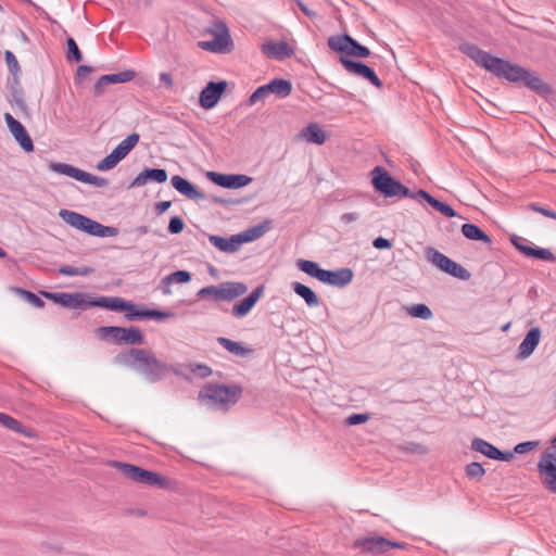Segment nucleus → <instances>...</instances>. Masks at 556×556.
<instances>
[{
    "label": "nucleus",
    "instance_id": "37",
    "mask_svg": "<svg viewBox=\"0 0 556 556\" xmlns=\"http://www.w3.org/2000/svg\"><path fill=\"white\" fill-rule=\"evenodd\" d=\"M140 136L137 132L128 135L122 142H119L113 151L117 153L121 159H125L128 153L138 144Z\"/></svg>",
    "mask_w": 556,
    "mask_h": 556
},
{
    "label": "nucleus",
    "instance_id": "56",
    "mask_svg": "<svg viewBox=\"0 0 556 556\" xmlns=\"http://www.w3.org/2000/svg\"><path fill=\"white\" fill-rule=\"evenodd\" d=\"M368 419V414H352L346 418V424L350 426H356L366 422Z\"/></svg>",
    "mask_w": 556,
    "mask_h": 556
},
{
    "label": "nucleus",
    "instance_id": "12",
    "mask_svg": "<svg viewBox=\"0 0 556 556\" xmlns=\"http://www.w3.org/2000/svg\"><path fill=\"white\" fill-rule=\"evenodd\" d=\"M371 185L374 189L386 198L396 197L400 180L395 179L382 166H376L371 172Z\"/></svg>",
    "mask_w": 556,
    "mask_h": 556
},
{
    "label": "nucleus",
    "instance_id": "9",
    "mask_svg": "<svg viewBox=\"0 0 556 556\" xmlns=\"http://www.w3.org/2000/svg\"><path fill=\"white\" fill-rule=\"evenodd\" d=\"M426 258L428 262L437 266L440 270L451 275L452 277L460 280H468L471 277L469 270L463 267L460 264L451 260L443 253L439 252L434 248L428 247L425 250Z\"/></svg>",
    "mask_w": 556,
    "mask_h": 556
},
{
    "label": "nucleus",
    "instance_id": "35",
    "mask_svg": "<svg viewBox=\"0 0 556 556\" xmlns=\"http://www.w3.org/2000/svg\"><path fill=\"white\" fill-rule=\"evenodd\" d=\"M291 288L296 295L302 298L308 307H316L320 301L317 294L307 286L294 281L291 283Z\"/></svg>",
    "mask_w": 556,
    "mask_h": 556
},
{
    "label": "nucleus",
    "instance_id": "24",
    "mask_svg": "<svg viewBox=\"0 0 556 556\" xmlns=\"http://www.w3.org/2000/svg\"><path fill=\"white\" fill-rule=\"evenodd\" d=\"M541 339V330L539 327L531 328L518 348L517 357L520 359L528 358L536 349Z\"/></svg>",
    "mask_w": 556,
    "mask_h": 556
},
{
    "label": "nucleus",
    "instance_id": "36",
    "mask_svg": "<svg viewBox=\"0 0 556 556\" xmlns=\"http://www.w3.org/2000/svg\"><path fill=\"white\" fill-rule=\"evenodd\" d=\"M462 233L469 240L482 241L486 244H491V238L476 224L466 223L462 226Z\"/></svg>",
    "mask_w": 556,
    "mask_h": 556
},
{
    "label": "nucleus",
    "instance_id": "23",
    "mask_svg": "<svg viewBox=\"0 0 556 556\" xmlns=\"http://www.w3.org/2000/svg\"><path fill=\"white\" fill-rule=\"evenodd\" d=\"M170 184L175 190L185 195L187 199L193 201L205 199V194L202 191L198 190V188L192 182L179 175L173 176Z\"/></svg>",
    "mask_w": 556,
    "mask_h": 556
},
{
    "label": "nucleus",
    "instance_id": "32",
    "mask_svg": "<svg viewBox=\"0 0 556 556\" xmlns=\"http://www.w3.org/2000/svg\"><path fill=\"white\" fill-rule=\"evenodd\" d=\"M270 228V222L266 220L262 224L248 228L247 230L236 235V238L242 243L252 242L264 236Z\"/></svg>",
    "mask_w": 556,
    "mask_h": 556
},
{
    "label": "nucleus",
    "instance_id": "46",
    "mask_svg": "<svg viewBox=\"0 0 556 556\" xmlns=\"http://www.w3.org/2000/svg\"><path fill=\"white\" fill-rule=\"evenodd\" d=\"M123 159H121L117 153L112 151L97 164V168L102 172L110 170L114 168Z\"/></svg>",
    "mask_w": 556,
    "mask_h": 556
},
{
    "label": "nucleus",
    "instance_id": "63",
    "mask_svg": "<svg viewBox=\"0 0 556 556\" xmlns=\"http://www.w3.org/2000/svg\"><path fill=\"white\" fill-rule=\"evenodd\" d=\"M496 456H495V460H502V462H509L510 459H513L514 457V454L515 452H510V451H506V452H503L501 450H497L496 452Z\"/></svg>",
    "mask_w": 556,
    "mask_h": 556
},
{
    "label": "nucleus",
    "instance_id": "58",
    "mask_svg": "<svg viewBox=\"0 0 556 556\" xmlns=\"http://www.w3.org/2000/svg\"><path fill=\"white\" fill-rule=\"evenodd\" d=\"M372 245L377 250H387L392 248V242L383 237H377L374 239Z\"/></svg>",
    "mask_w": 556,
    "mask_h": 556
},
{
    "label": "nucleus",
    "instance_id": "28",
    "mask_svg": "<svg viewBox=\"0 0 556 556\" xmlns=\"http://www.w3.org/2000/svg\"><path fill=\"white\" fill-rule=\"evenodd\" d=\"M416 195L419 199H422V202L426 201L432 208H434L435 211L440 212L444 216H446V217H454V216H456V212H455V210L451 205H448L447 203L439 201L438 199L432 197L430 193H428L426 190H424V189L417 190L416 191Z\"/></svg>",
    "mask_w": 556,
    "mask_h": 556
},
{
    "label": "nucleus",
    "instance_id": "26",
    "mask_svg": "<svg viewBox=\"0 0 556 556\" xmlns=\"http://www.w3.org/2000/svg\"><path fill=\"white\" fill-rule=\"evenodd\" d=\"M91 307H102L113 312H124L128 306V301L119 296H99L92 298Z\"/></svg>",
    "mask_w": 556,
    "mask_h": 556
},
{
    "label": "nucleus",
    "instance_id": "42",
    "mask_svg": "<svg viewBox=\"0 0 556 556\" xmlns=\"http://www.w3.org/2000/svg\"><path fill=\"white\" fill-rule=\"evenodd\" d=\"M136 77L134 70H126L119 73L103 75V81L110 84H124L132 80Z\"/></svg>",
    "mask_w": 556,
    "mask_h": 556
},
{
    "label": "nucleus",
    "instance_id": "21",
    "mask_svg": "<svg viewBox=\"0 0 556 556\" xmlns=\"http://www.w3.org/2000/svg\"><path fill=\"white\" fill-rule=\"evenodd\" d=\"M264 293V286L256 287L247 298L235 304L231 308L232 316L242 318L247 316Z\"/></svg>",
    "mask_w": 556,
    "mask_h": 556
},
{
    "label": "nucleus",
    "instance_id": "4",
    "mask_svg": "<svg viewBox=\"0 0 556 556\" xmlns=\"http://www.w3.org/2000/svg\"><path fill=\"white\" fill-rule=\"evenodd\" d=\"M248 291L245 283L240 281H225L217 286H207L197 292L199 300L211 299L214 302H230Z\"/></svg>",
    "mask_w": 556,
    "mask_h": 556
},
{
    "label": "nucleus",
    "instance_id": "45",
    "mask_svg": "<svg viewBox=\"0 0 556 556\" xmlns=\"http://www.w3.org/2000/svg\"><path fill=\"white\" fill-rule=\"evenodd\" d=\"M14 291L35 307L42 308L45 306V301L34 292L22 288H15Z\"/></svg>",
    "mask_w": 556,
    "mask_h": 556
},
{
    "label": "nucleus",
    "instance_id": "14",
    "mask_svg": "<svg viewBox=\"0 0 556 556\" xmlns=\"http://www.w3.org/2000/svg\"><path fill=\"white\" fill-rule=\"evenodd\" d=\"M206 177L215 185L226 189H239L248 186L253 179L244 174H222L207 172Z\"/></svg>",
    "mask_w": 556,
    "mask_h": 556
},
{
    "label": "nucleus",
    "instance_id": "11",
    "mask_svg": "<svg viewBox=\"0 0 556 556\" xmlns=\"http://www.w3.org/2000/svg\"><path fill=\"white\" fill-rule=\"evenodd\" d=\"M41 294L48 299L53 301L56 304H60L66 308H75V309H86L91 307L92 296L89 293L85 292H49L42 291Z\"/></svg>",
    "mask_w": 556,
    "mask_h": 556
},
{
    "label": "nucleus",
    "instance_id": "64",
    "mask_svg": "<svg viewBox=\"0 0 556 556\" xmlns=\"http://www.w3.org/2000/svg\"><path fill=\"white\" fill-rule=\"evenodd\" d=\"M172 205V202L170 201H161V202H157L154 206V210H155V213L157 215H162L163 213H165Z\"/></svg>",
    "mask_w": 556,
    "mask_h": 556
},
{
    "label": "nucleus",
    "instance_id": "31",
    "mask_svg": "<svg viewBox=\"0 0 556 556\" xmlns=\"http://www.w3.org/2000/svg\"><path fill=\"white\" fill-rule=\"evenodd\" d=\"M216 341L220 346H223L232 355L239 357H248L253 354V349L243 345L241 342H236L225 337H218Z\"/></svg>",
    "mask_w": 556,
    "mask_h": 556
},
{
    "label": "nucleus",
    "instance_id": "5",
    "mask_svg": "<svg viewBox=\"0 0 556 556\" xmlns=\"http://www.w3.org/2000/svg\"><path fill=\"white\" fill-rule=\"evenodd\" d=\"M113 467L119 470L125 478L134 482L142 483L149 486H156L159 489H166L168 486V481L165 477L139 466L122 462H114Z\"/></svg>",
    "mask_w": 556,
    "mask_h": 556
},
{
    "label": "nucleus",
    "instance_id": "3",
    "mask_svg": "<svg viewBox=\"0 0 556 556\" xmlns=\"http://www.w3.org/2000/svg\"><path fill=\"white\" fill-rule=\"evenodd\" d=\"M296 266L300 270L323 283L344 288L353 280L354 274L351 268L343 267L336 270L324 269L318 263L309 260H299Z\"/></svg>",
    "mask_w": 556,
    "mask_h": 556
},
{
    "label": "nucleus",
    "instance_id": "30",
    "mask_svg": "<svg viewBox=\"0 0 556 556\" xmlns=\"http://www.w3.org/2000/svg\"><path fill=\"white\" fill-rule=\"evenodd\" d=\"M265 87L268 94L273 93L279 99H285L292 92L291 81L283 78H274Z\"/></svg>",
    "mask_w": 556,
    "mask_h": 556
},
{
    "label": "nucleus",
    "instance_id": "19",
    "mask_svg": "<svg viewBox=\"0 0 556 556\" xmlns=\"http://www.w3.org/2000/svg\"><path fill=\"white\" fill-rule=\"evenodd\" d=\"M208 33L214 36L213 41L218 53L225 54L232 51L233 41L230 37L229 29L224 22H215L212 28L208 29Z\"/></svg>",
    "mask_w": 556,
    "mask_h": 556
},
{
    "label": "nucleus",
    "instance_id": "2",
    "mask_svg": "<svg viewBox=\"0 0 556 556\" xmlns=\"http://www.w3.org/2000/svg\"><path fill=\"white\" fill-rule=\"evenodd\" d=\"M116 365L128 367L146 378L151 383L159 382L170 372L179 374L173 365L159 359L151 351L131 348L114 356Z\"/></svg>",
    "mask_w": 556,
    "mask_h": 556
},
{
    "label": "nucleus",
    "instance_id": "15",
    "mask_svg": "<svg viewBox=\"0 0 556 556\" xmlns=\"http://www.w3.org/2000/svg\"><path fill=\"white\" fill-rule=\"evenodd\" d=\"M540 473L545 475L543 481L545 488L556 494V456L553 453L544 452L538 464Z\"/></svg>",
    "mask_w": 556,
    "mask_h": 556
},
{
    "label": "nucleus",
    "instance_id": "54",
    "mask_svg": "<svg viewBox=\"0 0 556 556\" xmlns=\"http://www.w3.org/2000/svg\"><path fill=\"white\" fill-rule=\"evenodd\" d=\"M539 445L538 441H527L515 445L514 452L517 454H523L534 450Z\"/></svg>",
    "mask_w": 556,
    "mask_h": 556
},
{
    "label": "nucleus",
    "instance_id": "10",
    "mask_svg": "<svg viewBox=\"0 0 556 556\" xmlns=\"http://www.w3.org/2000/svg\"><path fill=\"white\" fill-rule=\"evenodd\" d=\"M327 43L332 51L345 55L368 58L371 54L367 47L361 45L357 40L348 34L330 36Z\"/></svg>",
    "mask_w": 556,
    "mask_h": 556
},
{
    "label": "nucleus",
    "instance_id": "52",
    "mask_svg": "<svg viewBox=\"0 0 556 556\" xmlns=\"http://www.w3.org/2000/svg\"><path fill=\"white\" fill-rule=\"evenodd\" d=\"M269 94L267 93L265 85L260 86L249 97L248 104L253 105L258 101L265 100Z\"/></svg>",
    "mask_w": 556,
    "mask_h": 556
},
{
    "label": "nucleus",
    "instance_id": "62",
    "mask_svg": "<svg viewBox=\"0 0 556 556\" xmlns=\"http://www.w3.org/2000/svg\"><path fill=\"white\" fill-rule=\"evenodd\" d=\"M59 273L63 276H78V267L65 265L59 268Z\"/></svg>",
    "mask_w": 556,
    "mask_h": 556
},
{
    "label": "nucleus",
    "instance_id": "50",
    "mask_svg": "<svg viewBox=\"0 0 556 556\" xmlns=\"http://www.w3.org/2000/svg\"><path fill=\"white\" fill-rule=\"evenodd\" d=\"M80 182H85V184H90V185H93L96 187H99V188H103V187H106L109 181L108 179L103 178V177H99V176H94L90 173H87L85 170H83V174H81V177H80Z\"/></svg>",
    "mask_w": 556,
    "mask_h": 556
},
{
    "label": "nucleus",
    "instance_id": "27",
    "mask_svg": "<svg viewBox=\"0 0 556 556\" xmlns=\"http://www.w3.org/2000/svg\"><path fill=\"white\" fill-rule=\"evenodd\" d=\"M83 231L99 238L114 237L117 235V229L115 227L104 226L89 217L85 220Z\"/></svg>",
    "mask_w": 556,
    "mask_h": 556
},
{
    "label": "nucleus",
    "instance_id": "59",
    "mask_svg": "<svg viewBox=\"0 0 556 556\" xmlns=\"http://www.w3.org/2000/svg\"><path fill=\"white\" fill-rule=\"evenodd\" d=\"M109 84L103 81V75L97 80L93 86V93L96 97L102 96L105 92V88Z\"/></svg>",
    "mask_w": 556,
    "mask_h": 556
},
{
    "label": "nucleus",
    "instance_id": "34",
    "mask_svg": "<svg viewBox=\"0 0 556 556\" xmlns=\"http://www.w3.org/2000/svg\"><path fill=\"white\" fill-rule=\"evenodd\" d=\"M300 136L307 142L315 144H323L326 141V134L321 127L316 123H309L304 127Z\"/></svg>",
    "mask_w": 556,
    "mask_h": 556
},
{
    "label": "nucleus",
    "instance_id": "53",
    "mask_svg": "<svg viewBox=\"0 0 556 556\" xmlns=\"http://www.w3.org/2000/svg\"><path fill=\"white\" fill-rule=\"evenodd\" d=\"M185 223L181 217L173 216L168 223V232L172 235L180 233L184 230Z\"/></svg>",
    "mask_w": 556,
    "mask_h": 556
},
{
    "label": "nucleus",
    "instance_id": "44",
    "mask_svg": "<svg viewBox=\"0 0 556 556\" xmlns=\"http://www.w3.org/2000/svg\"><path fill=\"white\" fill-rule=\"evenodd\" d=\"M4 58H5V63H7L9 72L13 75L14 79L17 81L22 71H21V66L18 64L16 56L14 55V53L12 51L5 50Z\"/></svg>",
    "mask_w": 556,
    "mask_h": 556
},
{
    "label": "nucleus",
    "instance_id": "1",
    "mask_svg": "<svg viewBox=\"0 0 556 556\" xmlns=\"http://www.w3.org/2000/svg\"><path fill=\"white\" fill-rule=\"evenodd\" d=\"M459 51L497 78L516 84L521 83L539 96H547L552 92L549 85L544 83L535 72L506 59L494 56L475 43L464 42L459 46Z\"/></svg>",
    "mask_w": 556,
    "mask_h": 556
},
{
    "label": "nucleus",
    "instance_id": "39",
    "mask_svg": "<svg viewBox=\"0 0 556 556\" xmlns=\"http://www.w3.org/2000/svg\"><path fill=\"white\" fill-rule=\"evenodd\" d=\"M59 216L70 226L83 231L87 216L65 208L59 212Z\"/></svg>",
    "mask_w": 556,
    "mask_h": 556
},
{
    "label": "nucleus",
    "instance_id": "40",
    "mask_svg": "<svg viewBox=\"0 0 556 556\" xmlns=\"http://www.w3.org/2000/svg\"><path fill=\"white\" fill-rule=\"evenodd\" d=\"M49 168L54 173L66 175L78 181L80 180L83 174V169L66 163H50Z\"/></svg>",
    "mask_w": 556,
    "mask_h": 556
},
{
    "label": "nucleus",
    "instance_id": "55",
    "mask_svg": "<svg viewBox=\"0 0 556 556\" xmlns=\"http://www.w3.org/2000/svg\"><path fill=\"white\" fill-rule=\"evenodd\" d=\"M399 188L396 189V197H403V198H412L415 199L417 202L422 203V199H419L416 195V191H410L407 187H405L401 181L399 182Z\"/></svg>",
    "mask_w": 556,
    "mask_h": 556
},
{
    "label": "nucleus",
    "instance_id": "60",
    "mask_svg": "<svg viewBox=\"0 0 556 556\" xmlns=\"http://www.w3.org/2000/svg\"><path fill=\"white\" fill-rule=\"evenodd\" d=\"M192 371L202 378L208 377L212 374L211 367L204 364L197 365Z\"/></svg>",
    "mask_w": 556,
    "mask_h": 556
},
{
    "label": "nucleus",
    "instance_id": "18",
    "mask_svg": "<svg viewBox=\"0 0 556 556\" xmlns=\"http://www.w3.org/2000/svg\"><path fill=\"white\" fill-rule=\"evenodd\" d=\"M226 88L227 83L225 80L217 83L210 81L200 92V105L205 110L213 109L225 92Z\"/></svg>",
    "mask_w": 556,
    "mask_h": 556
},
{
    "label": "nucleus",
    "instance_id": "38",
    "mask_svg": "<svg viewBox=\"0 0 556 556\" xmlns=\"http://www.w3.org/2000/svg\"><path fill=\"white\" fill-rule=\"evenodd\" d=\"M59 216L70 226L83 231L87 216L65 208L59 212Z\"/></svg>",
    "mask_w": 556,
    "mask_h": 556
},
{
    "label": "nucleus",
    "instance_id": "22",
    "mask_svg": "<svg viewBox=\"0 0 556 556\" xmlns=\"http://www.w3.org/2000/svg\"><path fill=\"white\" fill-rule=\"evenodd\" d=\"M262 52L268 58L282 61L293 55L294 51L286 41H267L262 45Z\"/></svg>",
    "mask_w": 556,
    "mask_h": 556
},
{
    "label": "nucleus",
    "instance_id": "25",
    "mask_svg": "<svg viewBox=\"0 0 556 556\" xmlns=\"http://www.w3.org/2000/svg\"><path fill=\"white\" fill-rule=\"evenodd\" d=\"M167 172L164 168H144L131 181L130 188L144 186L148 181H155L159 184L167 180Z\"/></svg>",
    "mask_w": 556,
    "mask_h": 556
},
{
    "label": "nucleus",
    "instance_id": "16",
    "mask_svg": "<svg viewBox=\"0 0 556 556\" xmlns=\"http://www.w3.org/2000/svg\"><path fill=\"white\" fill-rule=\"evenodd\" d=\"M510 242L520 253L527 257H533L545 262L555 261L554 254L548 249L530 247L526 243L527 240L522 237L513 235L510 237Z\"/></svg>",
    "mask_w": 556,
    "mask_h": 556
},
{
    "label": "nucleus",
    "instance_id": "51",
    "mask_svg": "<svg viewBox=\"0 0 556 556\" xmlns=\"http://www.w3.org/2000/svg\"><path fill=\"white\" fill-rule=\"evenodd\" d=\"M401 451L408 454H420L424 455L427 453L426 446L416 442H406L399 447Z\"/></svg>",
    "mask_w": 556,
    "mask_h": 556
},
{
    "label": "nucleus",
    "instance_id": "8",
    "mask_svg": "<svg viewBox=\"0 0 556 556\" xmlns=\"http://www.w3.org/2000/svg\"><path fill=\"white\" fill-rule=\"evenodd\" d=\"M353 547L359 549L362 553L370 554L371 556H380L388 554L391 548L405 549L407 544L404 542H396L386 539L381 535H367L357 538L353 542Z\"/></svg>",
    "mask_w": 556,
    "mask_h": 556
},
{
    "label": "nucleus",
    "instance_id": "48",
    "mask_svg": "<svg viewBox=\"0 0 556 556\" xmlns=\"http://www.w3.org/2000/svg\"><path fill=\"white\" fill-rule=\"evenodd\" d=\"M465 472L469 479L481 480L485 473V469L480 463L472 462L466 466Z\"/></svg>",
    "mask_w": 556,
    "mask_h": 556
},
{
    "label": "nucleus",
    "instance_id": "20",
    "mask_svg": "<svg viewBox=\"0 0 556 556\" xmlns=\"http://www.w3.org/2000/svg\"><path fill=\"white\" fill-rule=\"evenodd\" d=\"M128 306L129 307L125 308L124 312L125 318L130 321L142 320L147 318L162 320L172 316L170 313L149 309L143 305H137L130 301H128Z\"/></svg>",
    "mask_w": 556,
    "mask_h": 556
},
{
    "label": "nucleus",
    "instance_id": "29",
    "mask_svg": "<svg viewBox=\"0 0 556 556\" xmlns=\"http://www.w3.org/2000/svg\"><path fill=\"white\" fill-rule=\"evenodd\" d=\"M208 241L219 251L225 253H235L240 249V241L236 238V235H232L229 238L210 235Z\"/></svg>",
    "mask_w": 556,
    "mask_h": 556
},
{
    "label": "nucleus",
    "instance_id": "7",
    "mask_svg": "<svg viewBox=\"0 0 556 556\" xmlns=\"http://www.w3.org/2000/svg\"><path fill=\"white\" fill-rule=\"evenodd\" d=\"M242 395V388L238 384H207L201 391L199 396L207 399L214 405L226 407L236 404Z\"/></svg>",
    "mask_w": 556,
    "mask_h": 556
},
{
    "label": "nucleus",
    "instance_id": "49",
    "mask_svg": "<svg viewBox=\"0 0 556 556\" xmlns=\"http://www.w3.org/2000/svg\"><path fill=\"white\" fill-rule=\"evenodd\" d=\"M191 280V274L187 270H177L165 276L166 283H188Z\"/></svg>",
    "mask_w": 556,
    "mask_h": 556
},
{
    "label": "nucleus",
    "instance_id": "41",
    "mask_svg": "<svg viewBox=\"0 0 556 556\" xmlns=\"http://www.w3.org/2000/svg\"><path fill=\"white\" fill-rule=\"evenodd\" d=\"M471 448L476 452L483 454L484 456H486L491 459L495 458V456L497 455L496 452L498 450L496 446H494L490 442H488L483 439H480V438H475L472 440Z\"/></svg>",
    "mask_w": 556,
    "mask_h": 556
},
{
    "label": "nucleus",
    "instance_id": "43",
    "mask_svg": "<svg viewBox=\"0 0 556 556\" xmlns=\"http://www.w3.org/2000/svg\"><path fill=\"white\" fill-rule=\"evenodd\" d=\"M407 313L416 318L430 319L432 317V311L424 303L415 304L406 307Z\"/></svg>",
    "mask_w": 556,
    "mask_h": 556
},
{
    "label": "nucleus",
    "instance_id": "47",
    "mask_svg": "<svg viewBox=\"0 0 556 556\" xmlns=\"http://www.w3.org/2000/svg\"><path fill=\"white\" fill-rule=\"evenodd\" d=\"M66 43H67L66 59L68 61H74L77 63L80 62L83 60V54H81L76 41L74 40V38L68 37L66 40Z\"/></svg>",
    "mask_w": 556,
    "mask_h": 556
},
{
    "label": "nucleus",
    "instance_id": "33",
    "mask_svg": "<svg viewBox=\"0 0 556 556\" xmlns=\"http://www.w3.org/2000/svg\"><path fill=\"white\" fill-rule=\"evenodd\" d=\"M0 424L3 427H5L16 433L23 434L26 438L35 437V432L31 428L25 427L17 419L13 418L12 416H10L5 413H0Z\"/></svg>",
    "mask_w": 556,
    "mask_h": 556
},
{
    "label": "nucleus",
    "instance_id": "6",
    "mask_svg": "<svg viewBox=\"0 0 556 556\" xmlns=\"http://www.w3.org/2000/svg\"><path fill=\"white\" fill-rule=\"evenodd\" d=\"M99 339L112 341L116 344L140 345L144 343V336L138 327L103 326L96 330Z\"/></svg>",
    "mask_w": 556,
    "mask_h": 556
},
{
    "label": "nucleus",
    "instance_id": "61",
    "mask_svg": "<svg viewBox=\"0 0 556 556\" xmlns=\"http://www.w3.org/2000/svg\"><path fill=\"white\" fill-rule=\"evenodd\" d=\"M92 72V67L89 65H79L76 72V79L80 80Z\"/></svg>",
    "mask_w": 556,
    "mask_h": 556
},
{
    "label": "nucleus",
    "instance_id": "13",
    "mask_svg": "<svg viewBox=\"0 0 556 556\" xmlns=\"http://www.w3.org/2000/svg\"><path fill=\"white\" fill-rule=\"evenodd\" d=\"M339 61L350 74L356 75L368 80L377 88L382 87L383 84L377 76L376 72L365 63L351 60L344 55H341Z\"/></svg>",
    "mask_w": 556,
    "mask_h": 556
},
{
    "label": "nucleus",
    "instance_id": "17",
    "mask_svg": "<svg viewBox=\"0 0 556 556\" xmlns=\"http://www.w3.org/2000/svg\"><path fill=\"white\" fill-rule=\"evenodd\" d=\"M4 121L7 123V126L14 137V139L18 142L21 148L25 152H31L34 151V143L28 135L26 128L23 126L21 122L15 119L10 113L4 114Z\"/></svg>",
    "mask_w": 556,
    "mask_h": 556
},
{
    "label": "nucleus",
    "instance_id": "57",
    "mask_svg": "<svg viewBox=\"0 0 556 556\" xmlns=\"http://www.w3.org/2000/svg\"><path fill=\"white\" fill-rule=\"evenodd\" d=\"M529 207L534 211V212H538V213H541L542 215L546 216V217H549V218H553V219H556V212L555 211H552L549 208H546V207H543L536 203H531L529 205Z\"/></svg>",
    "mask_w": 556,
    "mask_h": 556
}]
</instances>
